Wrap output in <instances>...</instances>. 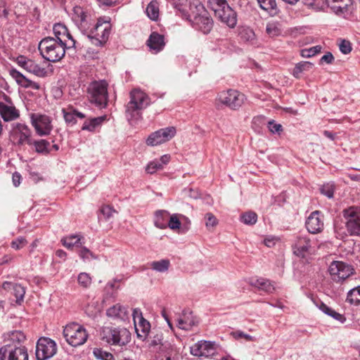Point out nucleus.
I'll list each match as a JSON object with an SVG mask.
<instances>
[{"instance_id": "obj_59", "label": "nucleus", "mask_w": 360, "mask_h": 360, "mask_svg": "<svg viewBox=\"0 0 360 360\" xmlns=\"http://www.w3.org/2000/svg\"><path fill=\"white\" fill-rule=\"evenodd\" d=\"M101 212L105 218L108 219L112 217L113 213L115 212V210L109 205H105L101 207Z\"/></svg>"}, {"instance_id": "obj_31", "label": "nucleus", "mask_w": 360, "mask_h": 360, "mask_svg": "<svg viewBox=\"0 0 360 360\" xmlns=\"http://www.w3.org/2000/svg\"><path fill=\"white\" fill-rule=\"evenodd\" d=\"M28 145L33 146L34 150L40 154L47 155L51 152L50 143L44 139L40 140H31L30 142H28Z\"/></svg>"}, {"instance_id": "obj_62", "label": "nucleus", "mask_w": 360, "mask_h": 360, "mask_svg": "<svg viewBox=\"0 0 360 360\" xmlns=\"http://www.w3.org/2000/svg\"><path fill=\"white\" fill-rule=\"evenodd\" d=\"M328 316L333 317L334 319L342 323H343L346 321V318L344 316V315L337 312L334 309H332V312L328 314Z\"/></svg>"}, {"instance_id": "obj_53", "label": "nucleus", "mask_w": 360, "mask_h": 360, "mask_svg": "<svg viewBox=\"0 0 360 360\" xmlns=\"http://www.w3.org/2000/svg\"><path fill=\"white\" fill-rule=\"evenodd\" d=\"M164 344L162 334H157L153 336V340L150 342V347H153V350L158 349L161 345Z\"/></svg>"}, {"instance_id": "obj_32", "label": "nucleus", "mask_w": 360, "mask_h": 360, "mask_svg": "<svg viewBox=\"0 0 360 360\" xmlns=\"http://www.w3.org/2000/svg\"><path fill=\"white\" fill-rule=\"evenodd\" d=\"M150 328V323L143 319V316L139 317V323H135V329L137 336L144 339L148 334Z\"/></svg>"}, {"instance_id": "obj_61", "label": "nucleus", "mask_w": 360, "mask_h": 360, "mask_svg": "<svg viewBox=\"0 0 360 360\" xmlns=\"http://www.w3.org/2000/svg\"><path fill=\"white\" fill-rule=\"evenodd\" d=\"M205 224L207 227H214L217 224L216 217L212 213H207L205 215Z\"/></svg>"}, {"instance_id": "obj_30", "label": "nucleus", "mask_w": 360, "mask_h": 360, "mask_svg": "<svg viewBox=\"0 0 360 360\" xmlns=\"http://www.w3.org/2000/svg\"><path fill=\"white\" fill-rule=\"evenodd\" d=\"M63 112L65 122L70 125L76 124L77 118L84 119L86 117L84 113L74 108H69L67 110L63 109Z\"/></svg>"}, {"instance_id": "obj_55", "label": "nucleus", "mask_w": 360, "mask_h": 360, "mask_svg": "<svg viewBox=\"0 0 360 360\" xmlns=\"http://www.w3.org/2000/svg\"><path fill=\"white\" fill-rule=\"evenodd\" d=\"M268 128L273 134H280L283 131L281 124L275 122L274 120H270L268 122Z\"/></svg>"}, {"instance_id": "obj_37", "label": "nucleus", "mask_w": 360, "mask_h": 360, "mask_svg": "<svg viewBox=\"0 0 360 360\" xmlns=\"http://www.w3.org/2000/svg\"><path fill=\"white\" fill-rule=\"evenodd\" d=\"M351 0H340L336 4L331 6V10L337 15H345L351 6Z\"/></svg>"}, {"instance_id": "obj_64", "label": "nucleus", "mask_w": 360, "mask_h": 360, "mask_svg": "<svg viewBox=\"0 0 360 360\" xmlns=\"http://www.w3.org/2000/svg\"><path fill=\"white\" fill-rule=\"evenodd\" d=\"M316 306L321 311H323L324 314L328 315V314H330V312H332V308L329 307L328 306H327L326 304H324L323 302H320V303H317L316 304Z\"/></svg>"}, {"instance_id": "obj_38", "label": "nucleus", "mask_w": 360, "mask_h": 360, "mask_svg": "<svg viewBox=\"0 0 360 360\" xmlns=\"http://www.w3.org/2000/svg\"><path fill=\"white\" fill-rule=\"evenodd\" d=\"M259 6L264 11H267L270 15H274L278 13L275 0H257Z\"/></svg>"}, {"instance_id": "obj_2", "label": "nucleus", "mask_w": 360, "mask_h": 360, "mask_svg": "<svg viewBox=\"0 0 360 360\" xmlns=\"http://www.w3.org/2000/svg\"><path fill=\"white\" fill-rule=\"evenodd\" d=\"M150 103L148 95L139 89L130 92V101L126 105V116L129 120H138L141 111Z\"/></svg>"}, {"instance_id": "obj_33", "label": "nucleus", "mask_w": 360, "mask_h": 360, "mask_svg": "<svg viewBox=\"0 0 360 360\" xmlns=\"http://www.w3.org/2000/svg\"><path fill=\"white\" fill-rule=\"evenodd\" d=\"M169 213L165 210H158L155 214L154 224L159 229H166Z\"/></svg>"}, {"instance_id": "obj_13", "label": "nucleus", "mask_w": 360, "mask_h": 360, "mask_svg": "<svg viewBox=\"0 0 360 360\" xmlns=\"http://www.w3.org/2000/svg\"><path fill=\"white\" fill-rule=\"evenodd\" d=\"M32 132L27 125L22 123H13L10 131L11 139L17 145L22 146L30 142Z\"/></svg>"}, {"instance_id": "obj_36", "label": "nucleus", "mask_w": 360, "mask_h": 360, "mask_svg": "<svg viewBox=\"0 0 360 360\" xmlns=\"http://www.w3.org/2000/svg\"><path fill=\"white\" fill-rule=\"evenodd\" d=\"M105 120V116H101L87 120L83 124L82 130L94 131Z\"/></svg>"}, {"instance_id": "obj_17", "label": "nucleus", "mask_w": 360, "mask_h": 360, "mask_svg": "<svg viewBox=\"0 0 360 360\" xmlns=\"http://www.w3.org/2000/svg\"><path fill=\"white\" fill-rule=\"evenodd\" d=\"M176 326L181 330L189 331L198 324L199 320L191 311L183 310L175 318Z\"/></svg>"}, {"instance_id": "obj_42", "label": "nucleus", "mask_w": 360, "mask_h": 360, "mask_svg": "<svg viewBox=\"0 0 360 360\" xmlns=\"http://www.w3.org/2000/svg\"><path fill=\"white\" fill-rule=\"evenodd\" d=\"M347 301L355 305L360 304V285L352 288L348 292Z\"/></svg>"}, {"instance_id": "obj_56", "label": "nucleus", "mask_w": 360, "mask_h": 360, "mask_svg": "<svg viewBox=\"0 0 360 360\" xmlns=\"http://www.w3.org/2000/svg\"><path fill=\"white\" fill-rule=\"evenodd\" d=\"M27 243L26 239L23 237H18L11 243V247L15 250H20Z\"/></svg>"}, {"instance_id": "obj_8", "label": "nucleus", "mask_w": 360, "mask_h": 360, "mask_svg": "<svg viewBox=\"0 0 360 360\" xmlns=\"http://www.w3.org/2000/svg\"><path fill=\"white\" fill-rule=\"evenodd\" d=\"M342 215L349 234L360 237V207L352 206L345 209Z\"/></svg>"}, {"instance_id": "obj_54", "label": "nucleus", "mask_w": 360, "mask_h": 360, "mask_svg": "<svg viewBox=\"0 0 360 360\" xmlns=\"http://www.w3.org/2000/svg\"><path fill=\"white\" fill-rule=\"evenodd\" d=\"M62 43L65 53V50H68L72 48H76V41L73 39L71 34H70L68 38H66L65 40L62 41Z\"/></svg>"}, {"instance_id": "obj_46", "label": "nucleus", "mask_w": 360, "mask_h": 360, "mask_svg": "<svg viewBox=\"0 0 360 360\" xmlns=\"http://www.w3.org/2000/svg\"><path fill=\"white\" fill-rule=\"evenodd\" d=\"M322 47L319 45L312 46L309 49H304L301 51V56L303 58H311L320 53Z\"/></svg>"}, {"instance_id": "obj_44", "label": "nucleus", "mask_w": 360, "mask_h": 360, "mask_svg": "<svg viewBox=\"0 0 360 360\" xmlns=\"http://www.w3.org/2000/svg\"><path fill=\"white\" fill-rule=\"evenodd\" d=\"M240 37L244 41L252 42L255 39V34L250 27H243L239 32Z\"/></svg>"}, {"instance_id": "obj_18", "label": "nucleus", "mask_w": 360, "mask_h": 360, "mask_svg": "<svg viewBox=\"0 0 360 360\" xmlns=\"http://www.w3.org/2000/svg\"><path fill=\"white\" fill-rule=\"evenodd\" d=\"M217 345L211 341H199L191 347V353L199 357L212 356L217 350Z\"/></svg>"}, {"instance_id": "obj_34", "label": "nucleus", "mask_w": 360, "mask_h": 360, "mask_svg": "<svg viewBox=\"0 0 360 360\" xmlns=\"http://www.w3.org/2000/svg\"><path fill=\"white\" fill-rule=\"evenodd\" d=\"M82 237L79 235H70L65 237H63L61 239V243L68 249H72L75 246L79 247L82 245L81 240Z\"/></svg>"}, {"instance_id": "obj_45", "label": "nucleus", "mask_w": 360, "mask_h": 360, "mask_svg": "<svg viewBox=\"0 0 360 360\" xmlns=\"http://www.w3.org/2000/svg\"><path fill=\"white\" fill-rule=\"evenodd\" d=\"M240 221L247 225H253L257 221V214L252 211L246 212L240 215Z\"/></svg>"}, {"instance_id": "obj_58", "label": "nucleus", "mask_w": 360, "mask_h": 360, "mask_svg": "<svg viewBox=\"0 0 360 360\" xmlns=\"http://www.w3.org/2000/svg\"><path fill=\"white\" fill-rule=\"evenodd\" d=\"M340 51L344 54H347L351 52L352 46L351 43L345 39L341 40V42L339 45Z\"/></svg>"}, {"instance_id": "obj_20", "label": "nucleus", "mask_w": 360, "mask_h": 360, "mask_svg": "<svg viewBox=\"0 0 360 360\" xmlns=\"http://www.w3.org/2000/svg\"><path fill=\"white\" fill-rule=\"evenodd\" d=\"M155 352L157 360H178V351L169 341H164Z\"/></svg>"}, {"instance_id": "obj_12", "label": "nucleus", "mask_w": 360, "mask_h": 360, "mask_svg": "<svg viewBox=\"0 0 360 360\" xmlns=\"http://www.w3.org/2000/svg\"><path fill=\"white\" fill-rule=\"evenodd\" d=\"M110 32V25L108 22H97L94 30H91L87 35L90 41L97 46H102L108 39Z\"/></svg>"}, {"instance_id": "obj_49", "label": "nucleus", "mask_w": 360, "mask_h": 360, "mask_svg": "<svg viewBox=\"0 0 360 360\" xmlns=\"http://www.w3.org/2000/svg\"><path fill=\"white\" fill-rule=\"evenodd\" d=\"M77 281L79 284L85 288L89 287L91 283V278L86 273H80L78 275Z\"/></svg>"}, {"instance_id": "obj_7", "label": "nucleus", "mask_w": 360, "mask_h": 360, "mask_svg": "<svg viewBox=\"0 0 360 360\" xmlns=\"http://www.w3.org/2000/svg\"><path fill=\"white\" fill-rule=\"evenodd\" d=\"M108 84L105 80L94 81L88 86V94L91 103L105 108L108 103Z\"/></svg>"}, {"instance_id": "obj_43", "label": "nucleus", "mask_w": 360, "mask_h": 360, "mask_svg": "<svg viewBox=\"0 0 360 360\" xmlns=\"http://www.w3.org/2000/svg\"><path fill=\"white\" fill-rule=\"evenodd\" d=\"M312 67V63L308 61L297 63L293 69L292 75L296 78H300L302 72L309 70Z\"/></svg>"}, {"instance_id": "obj_35", "label": "nucleus", "mask_w": 360, "mask_h": 360, "mask_svg": "<svg viewBox=\"0 0 360 360\" xmlns=\"http://www.w3.org/2000/svg\"><path fill=\"white\" fill-rule=\"evenodd\" d=\"M53 31L55 35L53 38L58 41H59V39L63 41L66 38H68L70 34L66 26L61 23L55 24L53 27Z\"/></svg>"}, {"instance_id": "obj_25", "label": "nucleus", "mask_w": 360, "mask_h": 360, "mask_svg": "<svg viewBox=\"0 0 360 360\" xmlns=\"http://www.w3.org/2000/svg\"><path fill=\"white\" fill-rule=\"evenodd\" d=\"M249 283L250 285L267 293H272L276 290L274 283L264 278H251Z\"/></svg>"}, {"instance_id": "obj_24", "label": "nucleus", "mask_w": 360, "mask_h": 360, "mask_svg": "<svg viewBox=\"0 0 360 360\" xmlns=\"http://www.w3.org/2000/svg\"><path fill=\"white\" fill-rule=\"evenodd\" d=\"M147 45L150 51L157 53L161 51L165 46V37L162 34L153 32L147 41Z\"/></svg>"}, {"instance_id": "obj_6", "label": "nucleus", "mask_w": 360, "mask_h": 360, "mask_svg": "<svg viewBox=\"0 0 360 360\" xmlns=\"http://www.w3.org/2000/svg\"><path fill=\"white\" fill-rule=\"evenodd\" d=\"M63 336L70 345L78 347L86 342L88 333L84 326L73 322L65 326Z\"/></svg>"}, {"instance_id": "obj_48", "label": "nucleus", "mask_w": 360, "mask_h": 360, "mask_svg": "<svg viewBox=\"0 0 360 360\" xmlns=\"http://www.w3.org/2000/svg\"><path fill=\"white\" fill-rule=\"evenodd\" d=\"M320 190L322 194L327 196L328 198H332L335 191V185L333 183H327L323 184Z\"/></svg>"}, {"instance_id": "obj_23", "label": "nucleus", "mask_w": 360, "mask_h": 360, "mask_svg": "<svg viewBox=\"0 0 360 360\" xmlns=\"http://www.w3.org/2000/svg\"><path fill=\"white\" fill-rule=\"evenodd\" d=\"M9 74L12 78L15 80L18 84L24 88H30L34 90H39L40 89V85L38 83L27 79L16 69H11Z\"/></svg>"}, {"instance_id": "obj_52", "label": "nucleus", "mask_w": 360, "mask_h": 360, "mask_svg": "<svg viewBox=\"0 0 360 360\" xmlns=\"http://www.w3.org/2000/svg\"><path fill=\"white\" fill-rule=\"evenodd\" d=\"M181 226V222L176 214H169V217L167 222V227L170 228L172 230H175L179 229Z\"/></svg>"}, {"instance_id": "obj_21", "label": "nucleus", "mask_w": 360, "mask_h": 360, "mask_svg": "<svg viewBox=\"0 0 360 360\" xmlns=\"http://www.w3.org/2000/svg\"><path fill=\"white\" fill-rule=\"evenodd\" d=\"M323 216L320 211H314L310 214L306 221V228L311 233H318L323 229Z\"/></svg>"}, {"instance_id": "obj_4", "label": "nucleus", "mask_w": 360, "mask_h": 360, "mask_svg": "<svg viewBox=\"0 0 360 360\" xmlns=\"http://www.w3.org/2000/svg\"><path fill=\"white\" fill-rule=\"evenodd\" d=\"M63 43L53 37H47L42 39L38 46L41 56L46 60L56 63L60 61L64 56Z\"/></svg>"}, {"instance_id": "obj_3", "label": "nucleus", "mask_w": 360, "mask_h": 360, "mask_svg": "<svg viewBox=\"0 0 360 360\" xmlns=\"http://www.w3.org/2000/svg\"><path fill=\"white\" fill-rule=\"evenodd\" d=\"M100 338L110 345L122 347L131 341V333L124 328L103 326L100 330Z\"/></svg>"}, {"instance_id": "obj_9", "label": "nucleus", "mask_w": 360, "mask_h": 360, "mask_svg": "<svg viewBox=\"0 0 360 360\" xmlns=\"http://www.w3.org/2000/svg\"><path fill=\"white\" fill-rule=\"evenodd\" d=\"M245 99L243 94L237 90L229 89L218 94V101L231 110H237L242 106Z\"/></svg>"}, {"instance_id": "obj_28", "label": "nucleus", "mask_w": 360, "mask_h": 360, "mask_svg": "<svg viewBox=\"0 0 360 360\" xmlns=\"http://www.w3.org/2000/svg\"><path fill=\"white\" fill-rule=\"evenodd\" d=\"M283 31L282 22L277 20H271L266 23V33L271 38L282 35Z\"/></svg>"}, {"instance_id": "obj_5", "label": "nucleus", "mask_w": 360, "mask_h": 360, "mask_svg": "<svg viewBox=\"0 0 360 360\" xmlns=\"http://www.w3.org/2000/svg\"><path fill=\"white\" fill-rule=\"evenodd\" d=\"M215 15L231 28L237 24V14L226 0H210Z\"/></svg>"}, {"instance_id": "obj_47", "label": "nucleus", "mask_w": 360, "mask_h": 360, "mask_svg": "<svg viewBox=\"0 0 360 360\" xmlns=\"http://www.w3.org/2000/svg\"><path fill=\"white\" fill-rule=\"evenodd\" d=\"M93 353L95 357L100 360H115L111 353L103 351L101 349L96 348Z\"/></svg>"}, {"instance_id": "obj_1", "label": "nucleus", "mask_w": 360, "mask_h": 360, "mask_svg": "<svg viewBox=\"0 0 360 360\" xmlns=\"http://www.w3.org/2000/svg\"><path fill=\"white\" fill-rule=\"evenodd\" d=\"M190 10L188 20L192 26L203 34H208L212 29L213 20L203 5L200 2L192 3L190 4Z\"/></svg>"}, {"instance_id": "obj_41", "label": "nucleus", "mask_w": 360, "mask_h": 360, "mask_svg": "<svg viewBox=\"0 0 360 360\" xmlns=\"http://www.w3.org/2000/svg\"><path fill=\"white\" fill-rule=\"evenodd\" d=\"M148 17L152 20H156L159 16V7L156 1H152L146 10Z\"/></svg>"}, {"instance_id": "obj_22", "label": "nucleus", "mask_w": 360, "mask_h": 360, "mask_svg": "<svg viewBox=\"0 0 360 360\" xmlns=\"http://www.w3.org/2000/svg\"><path fill=\"white\" fill-rule=\"evenodd\" d=\"M26 340V335L21 330H12L4 335V345L9 347H25L22 345Z\"/></svg>"}, {"instance_id": "obj_50", "label": "nucleus", "mask_w": 360, "mask_h": 360, "mask_svg": "<svg viewBox=\"0 0 360 360\" xmlns=\"http://www.w3.org/2000/svg\"><path fill=\"white\" fill-rule=\"evenodd\" d=\"M78 254L83 260L96 259V257L94 255V254L86 247H82L79 250Z\"/></svg>"}, {"instance_id": "obj_60", "label": "nucleus", "mask_w": 360, "mask_h": 360, "mask_svg": "<svg viewBox=\"0 0 360 360\" xmlns=\"http://www.w3.org/2000/svg\"><path fill=\"white\" fill-rule=\"evenodd\" d=\"M232 335L235 339L245 338L248 341L254 340V338L248 334L244 333L240 330H236L232 333Z\"/></svg>"}, {"instance_id": "obj_29", "label": "nucleus", "mask_w": 360, "mask_h": 360, "mask_svg": "<svg viewBox=\"0 0 360 360\" xmlns=\"http://www.w3.org/2000/svg\"><path fill=\"white\" fill-rule=\"evenodd\" d=\"M106 314L109 317L120 319L122 320H124L128 318V311L127 308L119 304L110 307L107 310Z\"/></svg>"}, {"instance_id": "obj_19", "label": "nucleus", "mask_w": 360, "mask_h": 360, "mask_svg": "<svg viewBox=\"0 0 360 360\" xmlns=\"http://www.w3.org/2000/svg\"><path fill=\"white\" fill-rule=\"evenodd\" d=\"M6 102L0 101V115L5 122H10L20 117V112L15 108L11 98L5 96Z\"/></svg>"}, {"instance_id": "obj_51", "label": "nucleus", "mask_w": 360, "mask_h": 360, "mask_svg": "<svg viewBox=\"0 0 360 360\" xmlns=\"http://www.w3.org/2000/svg\"><path fill=\"white\" fill-rule=\"evenodd\" d=\"M162 167H161V165L159 163L158 160H154L153 161H151L149 162L146 168V171L148 174H154L158 170L162 169Z\"/></svg>"}, {"instance_id": "obj_40", "label": "nucleus", "mask_w": 360, "mask_h": 360, "mask_svg": "<svg viewBox=\"0 0 360 360\" xmlns=\"http://www.w3.org/2000/svg\"><path fill=\"white\" fill-rule=\"evenodd\" d=\"M170 266V262L167 259H163L159 261H154L150 264V267L157 271L160 273H164L168 271Z\"/></svg>"}, {"instance_id": "obj_26", "label": "nucleus", "mask_w": 360, "mask_h": 360, "mask_svg": "<svg viewBox=\"0 0 360 360\" xmlns=\"http://www.w3.org/2000/svg\"><path fill=\"white\" fill-rule=\"evenodd\" d=\"M310 248L309 239L306 236H300L294 245V252L297 256L304 257L309 251Z\"/></svg>"}, {"instance_id": "obj_14", "label": "nucleus", "mask_w": 360, "mask_h": 360, "mask_svg": "<svg viewBox=\"0 0 360 360\" xmlns=\"http://www.w3.org/2000/svg\"><path fill=\"white\" fill-rule=\"evenodd\" d=\"M30 119L31 123L38 135L43 136L51 133L53 126L50 117L40 113H32Z\"/></svg>"}, {"instance_id": "obj_15", "label": "nucleus", "mask_w": 360, "mask_h": 360, "mask_svg": "<svg viewBox=\"0 0 360 360\" xmlns=\"http://www.w3.org/2000/svg\"><path fill=\"white\" fill-rule=\"evenodd\" d=\"M176 133V131L174 127L160 129L152 133L147 139L146 143L148 146H158L169 141L175 136Z\"/></svg>"}, {"instance_id": "obj_16", "label": "nucleus", "mask_w": 360, "mask_h": 360, "mask_svg": "<svg viewBox=\"0 0 360 360\" xmlns=\"http://www.w3.org/2000/svg\"><path fill=\"white\" fill-rule=\"evenodd\" d=\"M26 347H9L4 345L0 347V360H28Z\"/></svg>"}, {"instance_id": "obj_10", "label": "nucleus", "mask_w": 360, "mask_h": 360, "mask_svg": "<svg viewBox=\"0 0 360 360\" xmlns=\"http://www.w3.org/2000/svg\"><path fill=\"white\" fill-rule=\"evenodd\" d=\"M56 352V343L51 338L41 337L37 340L35 352L37 360H47L55 355Z\"/></svg>"}, {"instance_id": "obj_11", "label": "nucleus", "mask_w": 360, "mask_h": 360, "mask_svg": "<svg viewBox=\"0 0 360 360\" xmlns=\"http://www.w3.org/2000/svg\"><path fill=\"white\" fill-rule=\"evenodd\" d=\"M328 271L331 278L335 282H342L354 274L351 265L341 261H333L330 263Z\"/></svg>"}, {"instance_id": "obj_57", "label": "nucleus", "mask_w": 360, "mask_h": 360, "mask_svg": "<svg viewBox=\"0 0 360 360\" xmlns=\"http://www.w3.org/2000/svg\"><path fill=\"white\" fill-rule=\"evenodd\" d=\"M74 13L75 15L76 20L80 21L81 22H84L86 18V13L81 7H75L74 8Z\"/></svg>"}, {"instance_id": "obj_63", "label": "nucleus", "mask_w": 360, "mask_h": 360, "mask_svg": "<svg viewBox=\"0 0 360 360\" xmlns=\"http://www.w3.org/2000/svg\"><path fill=\"white\" fill-rule=\"evenodd\" d=\"M334 60V57L333 54L330 52H328L326 54L323 56L321 58V63H326L327 64H331Z\"/></svg>"}, {"instance_id": "obj_27", "label": "nucleus", "mask_w": 360, "mask_h": 360, "mask_svg": "<svg viewBox=\"0 0 360 360\" xmlns=\"http://www.w3.org/2000/svg\"><path fill=\"white\" fill-rule=\"evenodd\" d=\"M2 288L6 290H11L16 298V302L20 304L24 298L25 290L23 286L18 283L6 281L3 283Z\"/></svg>"}, {"instance_id": "obj_39", "label": "nucleus", "mask_w": 360, "mask_h": 360, "mask_svg": "<svg viewBox=\"0 0 360 360\" xmlns=\"http://www.w3.org/2000/svg\"><path fill=\"white\" fill-rule=\"evenodd\" d=\"M26 65V69L29 72H31L38 77H45L46 75V70L45 68H41L39 65L34 61L30 60Z\"/></svg>"}]
</instances>
